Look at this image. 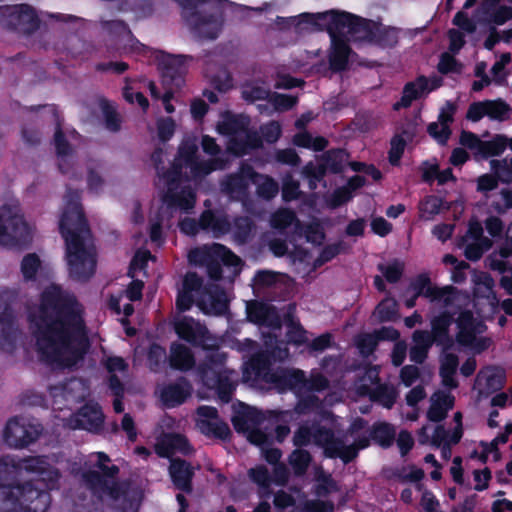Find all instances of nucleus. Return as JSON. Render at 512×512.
Masks as SVG:
<instances>
[{
	"label": "nucleus",
	"mask_w": 512,
	"mask_h": 512,
	"mask_svg": "<svg viewBox=\"0 0 512 512\" xmlns=\"http://www.w3.org/2000/svg\"><path fill=\"white\" fill-rule=\"evenodd\" d=\"M28 320L37 350L47 362H58L65 354L80 360L90 347L84 307L59 285L42 291L38 311Z\"/></svg>",
	"instance_id": "obj_1"
},
{
	"label": "nucleus",
	"mask_w": 512,
	"mask_h": 512,
	"mask_svg": "<svg viewBox=\"0 0 512 512\" xmlns=\"http://www.w3.org/2000/svg\"><path fill=\"white\" fill-rule=\"evenodd\" d=\"M59 478L47 456L0 458V512H46Z\"/></svg>",
	"instance_id": "obj_2"
},
{
	"label": "nucleus",
	"mask_w": 512,
	"mask_h": 512,
	"mask_svg": "<svg viewBox=\"0 0 512 512\" xmlns=\"http://www.w3.org/2000/svg\"><path fill=\"white\" fill-rule=\"evenodd\" d=\"M80 192L67 188L65 207L59 220V232L65 241L69 276L78 282L88 281L96 271V253L85 240L91 235L80 203Z\"/></svg>",
	"instance_id": "obj_3"
},
{
	"label": "nucleus",
	"mask_w": 512,
	"mask_h": 512,
	"mask_svg": "<svg viewBox=\"0 0 512 512\" xmlns=\"http://www.w3.org/2000/svg\"><path fill=\"white\" fill-rule=\"evenodd\" d=\"M182 18L200 40H214L222 30V3L227 0H177Z\"/></svg>",
	"instance_id": "obj_4"
},
{
	"label": "nucleus",
	"mask_w": 512,
	"mask_h": 512,
	"mask_svg": "<svg viewBox=\"0 0 512 512\" xmlns=\"http://www.w3.org/2000/svg\"><path fill=\"white\" fill-rule=\"evenodd\" d=\"M298 19L297 26L303 23H316V20H327L334 29H337L341 33H343L344 29H347L349 34L358 36L368 42H371L375 37L378 25V23L373 20L338 10H329L320 13L304 12L298 16Z\"/></svg>",
	"instance_id": "obj_5"
},
{
	"label": "nucleus",
	"mask_w": 512,
	"mask_h": 512,
	"mask_svg": "<svg viewBox=\"0 0 512 512\" xmlns=\"http://www.w3.org/2000/svg\"><path fill=\"white\" fill-rule=\"evenodd\" d=\"M32 241L31 229L17 207H0V246L21 248Z\"/></svg>",
	"instance_id": "obj_6"
},
{
	"label": "nucleus",
	"mask_w": 512,
	"mask_h": 512,
	"mask_svg": "<svg viewBox=\"0 0 512 512\" xmlns=\"http://www.w3.org/2000/svg\"><path fill=\"white\" fill-rule=\"evenodd\" d=\"M3 28L20 35L34 34L41 24L36 10L29 4L8 5Z\"/></svg>",
	"instance_id": "obj_7"
},
{
	"label": "nucleus",
	"mask_w": 512,
	"mask_h": 512,
	"mask_svg": "<svg viewBox=\"0 0 512 512\" xmlns=\"http://www.w3.org/2000/svg\"><path fill=\"white\" fill-rule=\"evenodd\" d=\"M318 30H325L331 38V50L328 55L329 67L333 72H342L347 69L351 47L343 33L334 29L329 21L316 20V23H308Z\"/></svg>",
	"instance_id": "obj_8"
},
{
	"label": "nucleus",
	"mask_w": 512,
	"mask_h": 512,
	"mask_svg": "<svg viewBox=\"0 0 512 512\" xmlns=\"http://www.w3.org/2000/svg\"><path fill=\"white\" fill-rule=\"evenodd\" d=\"M42 430L41 424L31 423L22 417H14L7 422L3 438L10 447L25 448L40 437Z\"/></svg>",
	"instance_id": "obj_9"
},
{
	"label": "nucleus",
	"mask_w": 512,
	"mask_h": 512,
	"mask_svg": "<svg viewBox=\"0 0 512 512\" xmlns=\"http://www.w3.org/2000/svg\"><path fill=\"white\" fill-rule=\"evenodd\" d=\"M157 59L163 86L182 88L188 71L187 61L192 60V56L161 52Z\"/></svg>",
	"instance_id": "obj_10"
},
{
	"label": "nucleus",
	"mask_w": 512,
	"mask_h": 512,
	"mask_svg": "<svg viewBox=\"0 0 512 512\" xmlns=\"http://www.w3.org/2000/svg\"><path fill=\"white\" fill-rule=\"evenodd\" d=\"M407 291H412L415 297H424L430 302L442 301L445 306H449L454 301L457 289L453 286L437 287L431 282L427 273H420L409 283Z\"/></svg>",
	"instance_id": "obj_11"
},
{
	"label": "nucleus",
	"mask_w": 512,
	"mask_h": 512,
	"mask_svg": "<svg viewBox=\"0 0 512 512\" xmlns=\"http://www.w3.org/2000/svg\"><path fill=\"white\" fill-rule=\"evenodd\" d=\"M174 331L178 337L194 347L207 349L211 340L207 327L190 316H183L174 323Z\"/></svg>",
	"instance_id": "obj_12"
},
{
	"label": "nucleus",
	"mask_w": 512,
	"mask_h": 512,
	"mask_svg": "<svg viewBox=\"0 0 512 512\" xmlns=\"http://www.w3.org/2000/svg\"><path fill=\"white\" fill-rule=\"evenodd\" d=\"M83 481L94 494H106L118 500L127 493V486L115 479H105L97 470H87L82 475Z\"/></svg>",
	"instance_id": "obj_13"
},
{
	"label": "nucleus",
	"mask_w": 512,
	"mask_h": 512,
	"mask_svg": "<svg viewBox=\"0 0 512 512\" xmlns=\"http://www.w3.org/2000/svg\"><path fill=\"white\" fill-rule=\"evenodd\" d=\"M246 312L251 323L273 329L281 327V317L274 305L253 300L247 304Z\"/></svg>",
	"instance_id": "obj_14"
},
{
	"label": "nucleus",
	"mask_w": 512,
	"mask_h": 512,
	"mask_svg": "<svg viewBox=\"0 0 512 512\" xmlns=\"http://www.w3.org/2000/svg\"><path fill=\"white\" fill-rule=\"evenodd\" d=\"M454 315L445 310L431 319V334L436 341V345L442 348V352L454 349L455 340L450 335V326L454 322Z\"/></svg>",
	"instance_id": "obj_15"
},
{
	"label": "nucleus",
	"mask_w": 512,
	"mask_h": 512,
	"mask_svg": "<svg viewBox=\"0 0 512 512\" xmlns=\"http://www.w3.org/2000/svg\"><path fill=\"white\" fill-rule=\"evenodd\" d=\"M193 386L190 381L184 377H178L175 382L165 385L160 394V398L167 408H175L183 403L191 396Z\"/></svg>",
	"instance_id": "obj_16"
},
{
	"label": "nucleus",
	"mask_w": 512,
	"mask_h": 512,
	"mask_svg": "<svg viewBox=\"0 0 512 512\" xmlns=\"http://www.w3.org/2000/svg\"><path fill=\"white\" fill-rule=\"evenodd\" d=\"M169 475L174 487L184 493L193 491L194 468L186 460L176 457L170 459Z\"/></svg>",
	"instance_id": "obj_17"
},
{
	"label": "nucleus",
	"mask_w": 512,
	"mask_h": 512,
	"mask_svg": "<svg viewBox=\"0 0 512 512\" xmlns=\"http://www.w3.org/2000/svg\"><path fill=\"white\" fill-rule=\"evenodd\" d=\"M258 173L247 163H242L239 170L226 176L222 182V188L225 192L233 194H245L250 182H254Z\"/></svg>",
	"instance_id": "obj_18"
},
{
	"label": "nucleus",
	"mask_w": 512,
	"mask_h": 512,
	"mask_svg": "<svg viewBox=\"0 0 512 512\" xmlns=\"http://www.w3.org/2000/svg\"><path fill=\"white\" fill-rule=\"evenodd\" d=\"M243 137H231L227 144V150L234 156L241 157L247 155L252 150L262 147L263 141L257 131L249 130L248 127Z\"/></svg>",
	"instance_id": "obj_19"
},
{
	"label": "nucleus",
	"mask_w": 512,
	"mask_h": 512,
	"mask_svg": "<svg viewBox=\"0 0 512 512\" xmlns=\"http://www.w3.org/2000/svg\"><path fill=\"white\" fill-rule=\"evenodd\" d=\"M273 353L262 350L253 354L247 362L246 372L254 375L256 379H263L267 382H271Z\"/></svg>",
	"instance_id": "obj_20"
},
{
	"label": "nucleus",
	"mask_w": 512,
	"mask_h": 512,
	"mask_svg": "<svg viewBox=\"0 0 512 512\" xmlns=\"http://www.w3.org/2000/svg\"><path fill=\"white\" fill-rule=\"evenodd\" d=\"M202 231H209L214 238H220L232 230L231 222L226 214L206 209L201 213Z\"/></svg>",
	"instance_id": "obj_21"
},
{
	"label": "nucleus",
	"mask_w": 512,
	"mask_h": 512,
	"mask_svg": "<svg viewBox=\"0 0 512 512\" xmlns=\"http://www.w3.org/2000/svg\"><path fill=\"white\" fill-rule=\"evenodd\" d=\"M264 420L261 411L246 404H241L231 418L232 425L236 432L246 433L250 428L260 425Z\"/></svg>",
	"instance_id": "obj_22"
},
{
	"label": "nucleus",
	"mask_w": 512,
	"mask_h": 512,
	"mask_svg": "<svg viewBox=\"0 0 512 512\" xmlns=\"http://www.w3.org/2000/svg\"><path fill=\"white\" fill-rule=\"evenodd\" d=\"M271 383L280 390L303 391L305 372L300 369H282L271 375Z\"/></svg>",
	"instance_id": "obj_23"
},
{
	"label": "nucleus",
	"mask_w": 512,
	"mask_h": 512,
	"mask_svg": "<svg viewBox=\"0 0 512 512\" xmlns=\"http://www.w3.org/2000/svg\"><path fill=\"white\" fill-rule=\"evenodd\" d=\"M427 90L428 78L424 75L418 76L415 81L407 82L400 100L393 104V109L398 111L401 108H409L412 102L418 100Z\"/></svg>",
	"instance_id": "obj_24"
},
{
	"label": "nucleus",
	"mask_w": 512,
	"mask_h": 512,
	"mask_svg": "<svg viewBox=\"0 0 512 512\" xmlns=\"http://www.w3.org/2000/svg\"><path fill=\"white\" fill-rule=\"evenodd\" d=\"M178 188H167V192L163 196V201L168 207H178L179 209L189 212L196 203V194L190 186H184L180 191Z\"/></svg>",
	"instance_id": "obj_25"
},
{
	"label": "nucleus",
	"mask_w": 512,
	"mask_h": 512,
	"mask_svg": "<svg viewBox=\"0 0 512 512\" xmlns=\"http://www.w3.org/2000/svg\"><path fill=\"white\" fill-rule=\"evenodd\" d=\"M169 365L174 370L186 372L195 366V357L190 348L173 342L170 346Z\"/></svg>",
	"instance_id": "obj_26"
},
{
	"label": "nucleus",
	"mask_w": 512,
	"mask_h": 512,
	"mask_svg": "<svg viewBox=\"0 0 512 512\" xmlns=\"http://www.w3.org/2000/svg\"><path fill=\"white\" fill-rule=\"evenodd\" d=\"M50 109L55 122L53 143L57 156L63 158L72 154V146L63 132V118L61 117L57 106L51 105Z\"/></svg>",
	"instance_id": "obj_27"
},
{
	"label": "nucleus",
	"mask_w": 512,
	"mask_h": 512,
	"mask_svg": "<svg viewBox=\"0 0 512 512\" xmlns=\"http://www.w3.org/2000/svg\"><path fill=\"white\" fill-rule=\"evenodd\" d=\"M102 28L111 35L117 37H126L131 42V48L133 50L143 49L145 46L133 35L128 24L124 20H104L101 22Z\"/></svg>",
	"instance_id": "obj_28"
},
{
	"label": "nucleus",
	"mask_w": 512,
	"mask_h": 512,
	"mask_svg": "<svg viewBox=\"0 0 512 512\" xmlns=\"http://www.w3.org/2000/svg\"><path fill=\"white\" fill-rule=\"evenodd\" d=\"M396 437L395 427L385 421H377L370 428V438L380 447L387 449L392 446Z\"/></svg>",
	"instance_id": "obj_29"
},
{
	"label": "nucleus",
	"mask_w": 512,
	"mask_h": 512,
	"mask_svg": "<svg viewBox=\"0 0 512 512\" xmlns=\"http://www.w3.org/2000/svg\"><path fill=\"white\" fill-rule=\"evenodd\" d=\"M227 160L221 157H214L209 160L196 159L188 168L190 169L191 178H203L215 170H223L226 168Z\"/></svg>",
	"instance_id": "obj_30"
},
{
	"label": "nucleus",
	"mask_w": 512,
	"mask_h": 512,
	"mask_svg": "<svg viewBox=\"0 0 512 512\" xmlns=\"http://www.w3.org/2000/svg\"><path fill=\"white\" fill-rule=\"evenodd\" d=\"M491 167L496 172V174H483L477 179V191L482 193H487L493 191L498 187L500 177L499 174L501 171H507L508 168L506 163L501 162L499 160H492Z\"/></svg>",
	"instance_id": "obj_31"
},
{
	"label": "nucleus",
	"mask_w": 512,
	"mask_h": 512,
	"mask_svg": "<svg viewBox=\"0 0 512 512\" xmlns=\"http://www.w3.org/2000/svg\"><path fill=\"white\" fill-rule=\"evenodd\" d=\"M83 427L88 431L99 432L104 424V414L98 405L84 406L80 411Z\"/></svg>",
	"instance_id": "obj_32"
},
{
	"label": "nucleus",
	"mask_w": 512,
	"mask_h": 512,
	"mask_svg": "<svg viewBox=\"0 0 512 512\" xmlns=\"http://www.w3.org/2000/svg\"><path fill=\"white\" fill-rule=\"evenodd\" d=\"M197 426L201 433L209 438L229 440L231 430L227 423L223 421L199 420Z\"/></svg>",
	"instance_id": "obj_33"
},
{
	"label": "nucleus",
	"mask_w": 512,
	"mask_h": 512,
	"mask_svg": "<svg viewBox=\"0 0 512 512\" xmlns=\"http://www.w3.org/2000/svg\"><path fill=\"white\" fill-rule=\"evenodd\" d=\"M340 437H336L334 431L326 426H318L313 431L314 443L323 449V454L328 458L330 450L335 448Z\"/></svg>",
	"instance_id": "obj_34"
},
{
	"label": "nucleus",
	"mask_w": 512,
	"mask_h": 512,
	"mask_svg": "<svg viewBox=\"0 0 512 512\" xmlns=\"http://www.w3.org/2000/svg\"><path fill=\"white\" fill-rule=\"evenodd\" d=\"M289 465L295 477H303L312 462V455L305 449H295L289 455Z\"/></svg>",
	"instance_id": "obj_35"
},
{
	"label": "nucleus",
	"mask_w": 512,
	"mask_h": 512,
	"mask_svg": "<svg viewBox=\"0 0 512 512\" xmlns=\"http://www.w3.org/2000/svg\"><path fill=\"white\" fill-rule=\"evenodd\" d=\"M346 152L344 149H330L325 151L320 157V162L324 165L327 172L339 174L343 171V163Z\"/></svg>",
	"instance_id": "obj_36"
},
{
	"label": "nucleus",
	"mask_w": 512,
	"mask_h": 512,
	"mask_svg": "<svg viewBox=\"0 0 512 512\" xmlns=\"http://www.w3.org/2000/svg\"><path fill=\"white\" fill-rule=\"evenodd\" d=\"M184 167H186L184 162L175 157L171 167L163 171L160 178L165 180L167 188H179L182 180H190V177L183 173Z\"/></svg>",
	"instance_id": "obj_37"
},
{
	"label": "nucleus",
	"mask_w": 512,
	"mask_h": 512,
	"mask_svg": "<svg viewBox=\"0 0 512 512\" xmlns=\"http://www.w3.org/2000/svg\"><path fill=\"white\" fill-rule=\"evenodd\" d=\"M449 209V206L442 198L436 195H427L419 203V213L421 218L431 220L442 208Z\"/></svg>",
	"instance_id": "obj_38"
},
{
	"label": "nucleus",
	"mask_w": 512,
	"mask_h": 512,
	"mask_svg": "<svg viewBox=\"0 0 512 512\" xmlns=\"http://www.w3.org/2000/svg\"><path fill=\"white\" fill-rule=\"evenodd\" d=\"M209 308L217 316L225 315L229 310V301L226 292L219 286L213 287L209 291Z\"/></svg>",
	"instance_id": "obj_39"
},
{
	"label": "nucleus",
	"mask_w": 512,
	"mask_h": 512,
	"mask_svg": "<svg viewBox=\"0 0 512 512\" xmlns=\"http://www.w3.org/2000/svg\"><path fill=\"white\" fill-rule=\"evenodd\" d=\"M498 4L499 0H486L484 5L489 13V20L496 25H503L512 19V8Z\"/></svg>",
	"instance_id": "obj_40"
},
{
	"label": "nucleus",
	"mask_w": 512,
	"mask_h": 512,
	"mask_svg": "<svg viewBox=\"0 0 512 512\" xmlns=\"http://www.w3.org/2000/svg\"><path fill=\"white\" fill-rule=\"evenodd\" d=\"M398 393L393 386L380 384L373 389L370 394L372 401L381 404L387 409H391L396 403Z\"/></svg>",
	"instance_id": "obj_41"
},
{
	"label": "nucleus",
	"mask_w": 512,
	"mask_h": 512,
	"mask_svg": "<svg viewBox=\"0 0 512 512\" xmlns=\"http://www.w3.org/2000/svg\"><path fill=\"white\" fill-rule=\"evenodd\" d=\"M253 228L254 223L248 216L236 217L233 222L234 241L239 245L246 244L251 237Z\"/></svg>",
	"instance_id": "obj_42"
},
{
	"label": "nucleus",
	"mask_w": 512,
	"mask_h": 512,
	"mask_svg": "<svg viewBox=\"0 0 512 512\" xmlns=\"http://www.w3.org/2000/svg\"><path fill=\"white\" fill-rule=\"evenodd\" d=\"M298 221L295 212L289 208H280L271 214L270 225L273 229L283 232Z\"/></svg>",
	"instance_id": "obj_43"
},
{
	"label": "nucleus",
	"mask_w": 512,
	"mask_h": 512,
	"mask_svg": "<svg viewBox=\"0 0 512 512\" xmlns=\"http://www.w3.org/2000/svg\"><path fill=\"white\" fill-rule=\"evenodd\" d=\"M508 145V139L503 135H496L489 141L481 142L479 155L487 159L492 156H500Z\"/></svg>",
	"instance_id": "obj_44"
},
{
	"label": "nucleus",
	"mask_w": 512,
	"mask_h": 512,
	"mask_svg": "<svg viewBox=\"0 0 512 512\" xmlns=\"http://www.w3.org/2000/svg\"><path fill=\"white\" fill-rule=\"evenodd\" d=\"M248 127V120L238 115H229L218 126V130L223 135L232 137L238 136L239 132H243Z\"/></svg>",
	"instance_id": "obj_45"
},
{
	"label": "nucleus",
	"mask_w": 512,
	"mask_h": 512,
	"mask_svg": "<svg viewBox=\"0 0 512 512\" xmlns=\"http://www.w3.org/2000/svg\"><path fill=\"white\" fill-rule=\"evenodd\" d=\"M315 480L314 493L318 497H326L330 493L338 491L337 482L331 474L325 473L322 469L316 474Z\"/></svg>",
	"instance_id": "obj_46"
},
{
	"label": "nucleus",
	"mask_w": 512,
	"mask_h": 512,
	"mask_svg": "<svg viewBox=\"0 0 512 512\" xmlns=\"http://www.w3.org/2000/svg\"><path fill=\"white\" fill-rule=\"evenodd\" d=\"M358 450L354 444L346 445L344 439L340 438L338 444L335 445L333 450H330L328 458H339L344 464H349L358 457Z\"/></svg>",
	"instance_id": "obj_47"
},
{
	"label": "nucleus",
	"mask_w": 512,
	"mask_h": 512,
	"mask_svg": "<svg viewBox=\"0 0 512 512\" xmlns=\"http://www.w3.org/2000/svg\"><path fill=\"white\" fill-rule=\"evenodd\" d=\"M101 109L104 116L105 128L113 133L121 130L122 118L115 107L107 100L101 101Z\"/></svg>",
	"instance_id": "obj_48"
},
{
	"label": "nucleus",
	"mask_w": 512,
	"mask_h": 512,
	"mask_svg": "<svg viewBox=\"0 0 512 512\" xmlns=\"http://www.w3.org/2000/svg\"><path fill=\"white\" fill-rule=\"evenodd\" d=\"M487 117L491 120L505 121L511 110L509 104L501 98L485 100Z\"/></svg>",
	"instance_id": "obj_49"
},
{
	"label": "nucleus",
	"mask_w": 512,
	"mask_h": 512,
	"mask_svg": "<svg viewBox=\"0 0 512 512\" xmlns=\"http://www.w3.org/2000/svg\"><path fill=\"white\" fill-rule=\"evenodd\" d=\"M370 43H374L380 47H394L398 43V33L395 28L382 27L379 23L377 25V32L375 37Z\"/></svg>",
	"instance_id": "obj_50"
},
{
	"label": "nucleus",
	"mask_w": 512,
	"mask_h": 512,
	"mask_svg": "<svg viewBox=\"0 0 512 512\" xmlns=\"http://www.w3.org/2000/svg\"><path fill=\"white\" fill-rule=\"evenodd\" d=\"M41 267V260L36 253L25 255L21 261V273L25 281L36 280V275Z\"/></svg>",
	"instance_id": "obj_51"
},
{
	"label": "nucleus",
	"mask_w": 512,
	"mask_h": 512,
	"mask_svg": "<svg viewBox=\"0 0 512 512\" xmlns=\"http://www.w3.org/2000/svg\"><path fill=\"white\" fill-rule=\"evenodd\" d=\"M303 175L309 181V186L311 189L316 188L317 182H320L324 179L327 174V170L325 169L322 162L318 158V162L314 163L313 161H309L303 167Z\"/></svg>",
	"instance_id": "obj_52"
},
{
	"label": "nucleus",
	"mask_w": 512,
	"mask_h": 512,
	"mask_svg": "<svg viewBox=\"0 0 512 512\" xmlns=\"http://www.w3.org/2000/svg\"><path fill=\"white\" fill-rule=\"evenodd\" d=\"M216 382L212 389L216 391L221 402L229 403L232 400L235 385L231 381L228 371H224L223 375Z\"/></svg>",
	"instance_id": "obj_53"
},
{
	"label": "nucleus",
	"mask_w": 512,
	"mask_h": 512,
	"mask_svg": "<svg viewBox=\"0 0 512 512\" xmlns=\"http://www.w3.org/2000/svg\"><path fill=\"white\" fill-rule=\"evenodd\" d=\"M344 248L345 245L342 241H338L324 246L318 257L314 260L313 266L315 268H320L321 266H323L324 264L338 256L340 253H342Z\"/></svg>",
	"instance_id": "obj_54"
},
{
	"label": "nucleus",
	"mask_w": 512,
	"mask_h": 512,
	"mask_svg": "<svg viewBox=\"0 0 512 512\" xmlns=\"http://www.w3.org/2000/svg\"><path fill=\"white\" fill-rule=\"evenodd\" d=\"M287 328L286 337L289 343L296 346H301L307 343V331L299 322H295L293 319H290L287 323Z\"/></svg>",
	"instance_id": "obj_55"
},
{
	"label": "nucleus",
	"mask_w": 512,
	"mask_h": 512,
	"mask_svg": "<svg viewBox=\"0 0 512 512\" xmlns=\"http://www.w3.org/2000/svg\"><path fill=\"white\" fill-rule=\"evenodd\" d=\"M405 147L406 141L401 135L396 134L391 138L388 160L392 166L400 165Z\"/></svg>",
	"instance_id": "obj_56"
},
{
	"label": "nucleus",
	"mask_w": 512,
	"mask_h": 512,
	"mask_svg": "<svg viewBox=\"0 0 512 512\" xmlns=\"http://www.w3.org/2000/svg\"><path fill=\"white\" fill-rule=\"evenodd\" d=\"M225 369H217L216 367H213L212 365H208L206 363L201 364L199 366V375L201 378V381L205 387L208 389L213 388L216 381L223 375Z\"/></svg>",
	"instance_id": "obj_57"
},
{
	"label": "nucleus",
	"mask_w": 512,
	"mask_h": 512,
	"mask_svg": "<svg viewBox=\"0 0 512 512\" xmlns=\"http://www.w3.org/2000/svg\"><path fill=\"white\" fill-rule=\"evenodd\" d=\"M377 313L381 322H389L397 319L398 304L394 299H385L377 305Z\"/></svg>",
	"instance_id": "obj_58"
},
{
	"label": "nucleus",
	"mask_w": 512,
	"mask_h": 512,
	"mask_svg": "<svg viewBox=\"0 0 512 512\" xmlns=\"http://www.w3.org/2000/svg\"><path fill=\"white\" fill-rule=\"evenodd\" d=\"M166 359V350L157 343H152L149 347L147 360L151 371L158 372Z\"/></svg>",
	"instance_id": "obj_59"
},
{
	"label": "nucleus",
	"mask_w": 512,
	"mask_h": 512,
	"mask_svg": "<svg viewBox=\"0 0 512 512\" xmlns=\"http://www.w3.org/2000/svg\"><path fill=\"white\" fill-rule=\"evenodd\" d=\"M329 380L322 373H311L307 378L305 375V383L303 384V391L308 392H323L329 388Z\"/></svg>",
	"instance_id": "obj_60"
},
{
	"label": "nucleus",
	"mask_w": 512,
	"mask_h": 512,
	"mask_svg": "<svg viewBox=\"0 0 512 512\" xmlns=\"http://www.w3.org/2000/svg\"><path fill=\"white\" fill-rule=\"evenodd\" d=\"M378 343L379 341L374 333L360 335L356 340V346L360 354L364 357H368L373 354L378 346Z\"/></svg>",
	"instance_id": "obj_61"
},
{
	"label": "nucleus",
	"mask_w": 512,
	"mask_h": 512,
	"mask_svg": "<svg viewBox=\"0 0 512 512\" xmlns=\"http://www.w3.org/2000/svg\"><path fill=\"white\" fill-rule=\"evenodd\" d=\"M437 70L443 75H447L449 73H459L461 71V64L453 55L444 52L440 56Z\"/></svg>",
	"instance_id": "obj_62"
},
{
	"label": "nucleus",
	"mask_w": 512,
	"mask_h": 512,
	"mask_svg": "<svg viewBox=\"0 0 512 512\" xmlns=\"http://www.w3.org/2000/svg\"><path fill=\"white\" fill-rule=\"evenodd\" d=\"M197 152L198 146L193 141H185L179 146L176 158L182 160L188 167L198 159Z\"/></svg>",
	"instance_id": "obj_63"
},
{
	"label": "nucleus",
	"mask_w": 512,
	"mask_h": 512,
	"mask_svg": "<svg viewBox=\"0 0 512 512\" xmlns=\"http://www.w3.org/2000/svg\"><path fill=\"white\" fill-rule=\"evenodd\" d=\"M334 510V503L329 500H306L302 505V512H334Z\"/></svg>",
	"instance_id": "obj_64"
}]
</instances>
